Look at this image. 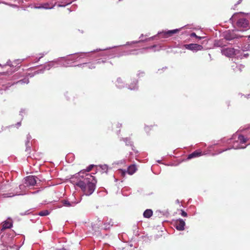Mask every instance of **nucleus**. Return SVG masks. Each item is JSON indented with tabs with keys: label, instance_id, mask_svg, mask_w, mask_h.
Returning a JSON list of instances; mask_svg holds the SVG:
<instances>
[{
	"label": "nucleus",
	"instance_id": "23",
	"mask_svg": "<svg viewBox=\"0 0 250 250\" xmlns=\"http://www.w3.org/2000/svg\"><path fill=\"white\" fill-rule=\"evenodd\" d=\"M181 215L184 217H187V213L184 211L182 210H181Z\"/></svg>",
	"mask_w": 250,
	"mask_h": 250
},
{
	"label": "nucleus",
	"instance_id": "2",
	"mask_svg": "<svg viewBox=\"0 0 250 250\" xmlns=\"http://www.w3.org/2000/svg\"><path fill=\"white\" fill-rule=\"evenodd\" d=\"M250 16L241 13H235L230 20L233 22L236 21V24L237 27L242 28V30H246L250 28L249 21Z\"/></svg>",
	"mask_w": 250,
	"mask_h": 250
},
{
	"label": "nucleus",
	"instance_id": "7",
	"mask_svg": "<svg viewBox=\"0 0 250 250\" xmlns=\"http://www.w3.org/2000/svg\"><path fill=\"white\" fill-rule=\"evenodd\" d=\"M185 222L182 219H179L175 221L174 226L178 230H183L185 229Z\"/></svg>",
	"mask_w": 250,
	"mask_h": 250
},
{
	"label": "nucleus",
	"instance_id": "30",
	"mask_svg": "<svg viewBox=\"0 0 250 250\" xmlns=\"http://www.w3.org/2000/svg\"><path fill=\"white\" fill-rule=\"evenodd\" d=\"M0 179H1V178L0 177Z\"/></svg>",
	"mask_w": 250,
	"mask_h": 250
},
{
	"label": "nucleus",
	"instance_id": "24",
	"mask_svg": "<svg viewBox=\"0 0 250 250\" xmlns=\"http://www.w3.org/2000/svg\"><path fill=\"white\" fill-rule=\"evenodd\" d=\"M117 81L119 83H122V80L121 78H118L117 80Z\"/></svg>",
	"mask_w": 250,
	"mask_h": 250
},
{
	"label": "nucleus",
	"instance_id": "15",
	"mask_svg": "<svg viewBox=\"0 0 250 250\" xmlns=\"http://www.w3.org/2000/svg\"><path fill=\"white\" fill-rule=\"evenodd\" d=\"M152 210L147 209L144 211L143 215L144 217L149 218L152 215Z\"/></svg>",
	"mask_w": 250,
	"mask_h": 250
},
{
	"label": "nucleus",
	"instance_id": "13",
	"mask_svg": "<svg viewBox=\"0 0 250 250\" xmlns=\"http://www.w3.org/2000/svg\"><path fill=\"white\" fill-rule=\"evenodd\" d=\"M136 170H137V168H136L135 165H132L128 167L127 172L129 175H132L136 172Z\"/></svg>",
	"mask_w": 250,
	"mask_h": 250
},
{
	"label": "nucleus",
	"instance_id": "9",
	"mask_svg": "<svg viewBox=\"0 0 250 250\" xmlns=\"http://www.w3.org/2000/svg\"><path fill=\"white\" fill-rule=\"evenodd\" d=\"M12 227V221L11 219L8 218L7 220L5 221L3 223L2 228L1 230L5 229H10Z\"/></svg>",
	"mask_w": 250,
	"mask_h": 250
},
{
	"label": "nucleus",
	"instance_id": "26",
	"mask_svg": "<svg viewBox=\"0 0 250 250\" xmlns=\"http://www.w3.org/2000/svg\"><path fill=\"white\" fill-rule=\"evenodd\" d=\"M125 171H122V175H123V176H125Z\"/></svg>",
	"mask_w": 250,
	"mask_h": 250
},
{
	"label": "nucleus",
	"instance_id": "21",
	"mask_svg": "<svg viewBox=\"0 0 250 250\" xmlns=\"http://www.w3.org/2000/svg\"><path fill=\"white\" fill-rule=\"evenodd\" d=\"M29 82V81L28 79H24L23 80H20L19 81H18L17 83H28Z\"/></svg>",
	"mask_w": 250,
	"mask_h": 250
},
{
	"label": "nucleus",
	"instance_id": "18",
	"mask_svg": "<svg viewBox=\"0 0 250 250\" xmlns=\"http://www.w3.org/2000/svg\"><path fill=\"white\" fill-rule=\"evenodd\" d=\"M238 139L241 143H245L247 142V139L245 138V137L242 135H239L238 137Z\"/></svg>",
	"mask_w": 250,
	"mask_h": 250
},
{
	"label": "nucleus",
	"instance_id": "4",
	"mask_svg": "<svg viewBox=\"0 0 250 250\" xmlns=\"http://www.w3.org/2000/svg\"><path fill=\"white\" fill-rule=\"evenodd\" d=\"M238 31H227L225 35V38L227 40H232L235 38H238L239 37H242L241 36L238 35L237 34H236V32Z\"/></svg>",
	"mask_w": 250,
	"mask_h": 250
},
{
	"label": "nucleus",
	"instance_id": "29",
	"mask_svg": "<svg viewBox=\"0 0 250 250\" xmlns=\"http://www.w3.org/2000/svg\"><path fill=\"white\" fill-rule=\"evenodd\" d=\"M249 38H250V35L249 36Z\"/></svg>",
	"mask_w": 250,
	"mask_h": 250
},
{
	"label": "nucleus",
	"instance_id": "22",
	"mask_svg": "<svg viewBox=\"0 0 250 250\" xmlns=\"http://www.w3.org/2000/svg\"><path fill=\"white\" fill-rule=\"evenodd\" d=\"M190 37H195V38H196L197 39H201L202 38H203V37H199V36H197L196 34L195 33H192L190 34Z\"/></svg>",
	"mask_w": 250,
	"mask_h": 250
},
{
	"label": "nucleus",
	"instance_id": "27",
	"mask_svg": "<svg viewBox=\"0 0 250 250\" xmlns=\"http://www.w3.org/2000/svg\"><path fill=\"white\" fill-rule=\"evenodd\" d=\"M241 1V0H239L238 1V2L237 3V4H239V3L240 2V1Z\"/></svg>",
	"mask_w": 250,
	"mask_h": 250
},
{
	"label": "nucleus",
	"instance_id": "3",
	"mask_svg": "<svg viewBox=\"0 0 250 250\" xmlns=\"http://www.w3.org/2000/svg\"><path fill=\"white\" fill-rule=\"evenodd\" d=\"M185 48L190 50L191 51H199L203 49V47L201 45L196 43H190L184 45Z\"/></svg>",
	"mask_w": 250,
	"mask_h": 250
},
{
	"label": "nucleus",
	"instance_id": "19",
	"mask_svg": "<svg viewBox=\"0 0 250 250\" xmlns=\"http://www.w3.org/2000/svg\"><path fill=\"white\" fill-rule=\"evenodd\" d=\"M4 68L6 70V71H2L0 73L8 74L10 72L9 69H11V67L8 65H5L4 66Z\"/></svg>",
	"mask_w": 250,
	"mask_h": 250
},
{
	"label": "nucleus",
	"instance_id": "14",
	"mask_svg": "<svg viewBox=\"0 0 250 250\" xmlns=\"http://www.w3.org/2000/svg\"><path fill=\"white\" fill-rule=\"evenodd\" d=\"M157 127V125H146L145 127V130L147 133H149L151 130H154Z\"/></svg>",
	"mask_w": 250,
	"mask_h": 250
},
{
	"label": "nucleus",
	"instance_id": "5",
	"mask_svg": "<svg viewBox=\"0 0 250 250\" xmlns=\"http://www.w3.org/2000/svg\"><path fill=\"white\" fill-rule=\"evenodd\" d=\"M235 49L233 48H225L221 50L222 54L228 57H233L235 54Z\"/></svg>",
	"mask_w": 250,
	"mask_h": 250
},
{
	"label": "nucleus",
	"instance_id": "1",
	"mask_svg": "<svg viewBox=\"0 0 250 250\" xmlns=\"http://www.w3.org/2000/svg\"><path fill=\"white\" fill-rule=\"evenodd\" d=\"M94 166H89L85 170H82L78 173V176L82 180L76 183V185L80 187L86 195H91L94 191L97 183L95 177L90 174L86 173L92 170Z\"/></svg>",
	"mask_w": 250,
	"mask_h": 250
},
{
	"label": "nucleus",
	"instance_id": "12",
	"mask_svg": "<svg viewBox=\"0 0 250 250\" xmlns=\"http://www.w3.org/2000/svg\"><path fill=\"white\" fill-rule=\"evenodd\" d=\"M202 155V152L199 151H195L192 153L188 155V159H190L191 158L199 157Z\"/></svg>",
	"mask_w": 250,
	"mask_h": 250
},
{
	"label": "nucleus",
	"instance_id": "17",
	"mask_svg": "<svg viewBox=\"0 0 250 250\" xmlns=\"http://www.w3.org/2000/svg\"><path fill=\"white\" fill-rule=\"evenodd\" d=\"M49 214V212L47 210H44L41 211L38 213V214L40 216H46V215H48Z\"/></svg>",
	"mask_w": 250,
	"mask_h": 250
},
{
	"label": "nucleus",
	"instance_id": "6",
	"mask_svg": "<svg viewBox=\"0 0 250 250\" xmlns=\"http://www.w3.org/2000/svg\"><path fill=\"white\" fill-rule=\"evenodd\" d=\"M37 178L34 176H29L26 177L25 184L27 186H34L37 183Z\"/></svg>",
	"mask_w": 250,
	"mask_h": 250
},
{
	"label": "nucleus",
	"instance_id": "20",
	"mask_svg": "<svg viewBox=\"0 0 250 250\" xmlns=\"http://www.w3.org/2000/svg\"><path fill=\"white\" fill-rule=\"evenodd\" d=\"M86 66L90 69H95L96 68L95 65L94 63H87Z\"/></svg>",
	"mask_w": 250,
	"mask_h": 250
},
{
	"label": "nucleus",
	"instance_id": "25",
	"mask_svg": "<svg viewBox=\"0 0 250 250\" xmlns=\"http://www.w3.org/2000/svg\"><path fill=\"white\" fill-rule=\"evenodd\" d=\"M244 67V66L242 65H240V66H239V69L240 70V71H241L242 68H243Z\"/></svg>",
	"mask_w": 250,
	"mask_h": 250
},
{
	"label": "nucleus",
	"instance_id": "10",
	"mask_svg": "<svg viewBox=\"0 0 250 250\" xmlns=\"http://www.w3.org/2000/svg\"><path fill=\"white\" fill-rule=\"evenodd\" d=\"M113 225V222L111 219L107 220L104 224V229L105 230L110 229Z\"/></svg>",
	"mask_w": 250,
	"mask_h": 250
},
{
	"label": "nucleus",
	"instance_id": "8",
	"mask_svg": "<svg viewBox=\"0 0 250 250\" xmlns=\"http://www.w3.org/2000/svg\"><path fill=\"white\" fill-rule=\"evenodd\" d=\"M55 5H56V2L55 3L46 2V3L42 4L39 6H36L35 8H38V9L44 8L45 9H52L54 7Z\"/></svg>",
	"mask_w": 250,
	"mask_h": 250
},
{
	"label": "nucleus",
	"instance_id": "28",
	"mask_svg": "<svg viewBox=\"0 0 250 250\" xmlns=\"http://www.w3.org/2000/svg\"><path fill=\"white\" fill-rule=\"evenodd\" d=\"M65 250V249H61V250Z\"/></svg>",
	"mask_w": 250,
	"mask_h": 250
},
{
	"label": "nucleus",
	"instance_id": "11",
	"mask_svg": "<svg viewBox=\"0 0 250 250\" xmlns=\"http://www.w3.org/2000/svg\"><path fill=\"white\" fill-rule=\"evenodd\" d=\"M180 31V29H176L167 31L164 32V35L166 37L171 36L172 35L178 33Z\"/></svg>",
	"mask_w": 250,
	"mask_h": 250
},
{
	"label": "nucleus",
	"instance_id": "16",
	"mask_svg": "<svg viewBox=\"0 0 250 250\" xmlns=\"http://www.w3.org/2000/svg\"><path fill=\"white\" fill-rule=\"evenodd\" d=\"M62 204L63 206L67 207H70L71 206H73L75 203L74 202H71L70 203L67 200H63L62 201Z\"/></svg>",
	"mask_w": 250,
	"mask_h": 250
}]
</instances>
